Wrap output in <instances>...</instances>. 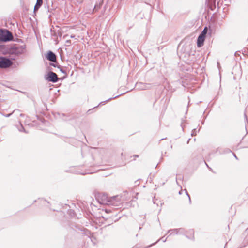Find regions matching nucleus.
I'll use <instances>...</instances> for the list:
<instances>
[{
    "label": "nucleus",
    "instance_id": "nucleus-29",
    "mask_svg": "<svg viewBox=\"0 0 248 248\" xmlns=\"http://www.w3.org/2000/svg\"><path fill=\"white\" fill-rule=\"evenodd\" d=\"M138 194V193H136V196H135V198H136V199H137V195Z\"/></svg>",
    "mask_w": 248,
    "mask_h": 248
},
{
    "label": "nucleus",
    "instance_id": "nucleus-19",
    "mask_svg": "<svg viewBox=\"0 0 248 248\" xmlns=\"http://www.w3.org/2000/svg\"><path fill=\"white\" fill-rule=\"evenodd\" d=\"M174 230V229H170L168 231V232H170L169 236L176 234L175 232L172 231V230Z\"/></svg>",
    "mask_w": 248,
    "mask_h": 248
},
{
    "label": "nucleus",
    "instance_id": "nucleus-12",
    "mask_svg": "<svg viewBox=\"0 0 248 248\" xmlns=\"http://www.w3.org/2000/svg\"><path fill=\"white\" fill-rule=\"evenodd\" d=\"M43 0H37V2L36 4L34 6V13H35L36 11L38 10L39 8L42 5Z\"/></svg>",
    "mask_w": 248,
    "mask_h": 248
},
{
    "label": "nucleus",
    "instance_id": "nucleus-2",
    "mask_svg": "<svg viewBox=\"0 0 248 248\" xmlns=\"http://www.w3.org/2000/svg\"><path fill=\"white\" fill-rule=\"evenodd\" d=\"M12 33L7 30L0 29V41L7 42L12 40Z\"/></svg>",
    "mask_w": 248,
    "mask_h": 248
},
{
    "label": "nucleus",
    "instance_id": "nucleus-30",
    "mask_svg": "<svg viewBox=\"0 0 248 248\" xmlns=\"http://www.w3.org/2000/svg\"><path fill=\"white\" fill-rule=\"evenodd\" d=\"M20 116H21V117H22V116H24V114H20Z\"/></svg>",
    "mask_w": 248,
    "mask_h": 248
},
{
    "label": "nucleus",
    "instance_id": "nucleus-27",
    "mask_svg": "<svg viewBox=\"0 0 248 248\" xmlns=\"http://www.w3.org/2000/svg\"><path fill=\"white\" fill-rule=\"evenodd\" d=\"M134 157H139V155H134Z\"/></svg>",
    "mask_w": 248,
    "mask_h": 248
},
{
    "label": "nucleus",
    "instance_id": "nucleus-20",
    "mask_svg": "<svg viewBox=\"0 0 248 248\" xmlns=\"http://www.w3.org/2000/svg\"><path fill=\"white\" fill-rule=\"evenodd\" d=\"M100 6L99 5H97L96 4L95 6H94V9H93V11H97L99 8H100Z\"/></svg>",
    "mask_w": 248,
    "mask_h": 248
},
{
    "label": "nucleus",
    "instance_id": "nucleus-32",
    "mask_svg": "<svg viewBox=\"0 0 248 248\" xmlns=\"http://www.w3.org/2000/svg\"><path fill=\"white\" fill-rule=\"evenodd\" d=\"M70 42H71V41H70V40H67V42H68V43H70Z\"/></svg>",
    "mask_w": 248,
    "mask_h": 248
},
{
    "label": "nucleus",
    "instance_id": "nucleus-15",
    "mask_svg": "<svg viewBox=\"0 0 248 248\" xmlns=\"http://www.w3.org/2000/svg\"><path fill=\"white\" fill-rule=\"evenodd\" d=\"M119 96V95H117V96H115L114 97L110 98L108 99V100H107L106 101H102V102H100V104L104 105L107 102H108V101H109V100H111L112 99L116 98H117V97H118Z\"/></svg>",
    "mask_w": 248,
    "mask_h": 248
},
{
    "label": "nucleus",
    "instance_id": "nucleus-17",
    "mask_svg": "<svg viewBox=\"0 0 248 248\" xmlns=\"http://www.w3.org/2000/svg\"><path fill=\"white\" fill-rule=\"evenodd\" d=\"M20 124V127L18 128V130L20 132H24L25 133H27V132L25 130L22 124L21 123Z\"/></svg>",
    "mask_w": 248,
    "mask_h": 248
},
{
    "label": "nucleus",
    "instance_id": "nucleus-9",
    "mask_svg": "<svg viewBox=\"0 0 248 248\" xmlns=\"http://www.w3.org/2000/svg\"><path fill=\"white\" fill-rule=\"evenodd\" d=\"M56 27L58 29L57 30H56V29H54V30H51L52 35L55 37L59 36L61 37L62 36V32L60 30L61 29L58 26Z\"/></svg>",
    "mask_w": 248,
    "mask_h": 248
},
{
    "label": "nucleus",
    "instance_id": "nucleus-6",
    "mask_svg": "<svg viewBox=\"0 0 248 248\" xmlns=\"http://www.w3.org/2000/svg\"><path fill=\"white\" fill-rule=\"evenodd\" d=\"M136 87L139 90H148L152 87V85L149 83L137 82L136 84Z\"/></svg>",
    "mask_w": 248,
    "mask_h": 248
},
{
    "label": "nucleus",
    "instance_id": "nucleus-11",
    "mask_svg": "<svg viewBox=\"0 0 248 248\" xmlns=\"http://www.w3.org/2000/svg\"><path fill=\"white\" fill-rule=\"evenodd\" d=\"M194 231L192 229L187 231V232H186V236L190 239H194Z\"/></svg>",
    "mask_w": 248,
    "mask_h": 248
},
{
    "label": "nucleus",
    "instance_id": "nucleus-4",
    "mask_svg": "<svg viewBox=\"0 0 248 248\" xmlns=\"http://www.w3.org/2000/svg\"><path fill=\"white\" fill-rule=\"evenodd\" d=\"M13 64V62L5 57L0 56V68H7Z\"/></svg>",
    "mask_w": 248,
    "mask_h": 248
},
{
    "label": "nucleus",
    "instance_id": "nucleus-14",
    "mask_svg": "<svg viewBox=\"0 0 248 248\" xmlns=\"http://www.w3.org/2000/svg\"><path fill=\"white\" fill-rule=\"evenodd\" d=\"M164 236H164L162 237L161 238H160L159 240H158V241H157V242H155V243H153V244H151V245H150V246H147V247H145V248H149V247H151V246H153V245H154L155 244H156L157 242H158L160 240H162V241H163V242H165L166 241V240H167V238H166V239H164Z\"/></svg>",
    "mask_w": 248,
    "mask_h": 248
},
{
    "label": "nucleus",
    "instance_id": "nucleus-26",
    "mask_svg": "<svg viewBox=\"0 0 248 248\" xmlns=\"http://www.w3.org/2000/svg\"><path fill=\"white\" fill-rule=\"evenodd\" d=\"M206 165L207 167H208V168L210 170H212V169H211V168H210V167L208 166V165L206 163Z\"/></svg>",
    "mask_w": 248,
    "mask_h": 248
},
{
    "label": "nucleus",
    "instance_id": "nucleus-16",
    "mask_svg": "<svg viewBox=\"0 0 248 248\" xmlns=\"http://www.w3.org/2000/svg\"><path fill=\"white\" fill-rule=\"evenodd\" d=\"M207 31H208L207 28L206 27H205L204 28V29L202 31V33L200 34V35H202L203 36H205L206 34L207 33Z\"/></svg>",
    "mask_w": 248,
    "mask_h": 248
},
{
    "label": "nucleus",
    "instance_id": "nucleus-18",
    "mask_svg": "<svg viewBox=\"0 0 248 248\" xmlns=\"http://www.w3.org/2000/svg\"><path fill=\"white\" fill-rule=\"evenodd\" d=\"M93 173V172L91 171L90 170H86L83 172H79L78 173L81 174L82 175H85L86 174H92Z\"/></svg>",
    "mask_w": 248,
    "mask_h": 248
},
{
    "label": "nucleus",
    "instance_id": "nucleus-31",
    "mask_svg": "<svg viewBox=\"0 0 248 248\" xmlns=\"http://www.w3.org/2000/svg\"><path fill=\"white\" fill-rule=\"evenodd\" d=\"M74 35H71V38H74Z\"/></svg>",
    "mask_w": 248,
    "mask_h": 248
},
{
    "label": "nucleus",
    "instance_id": "nucleus-22",
    "mask_svg": "<svg viewBox=\"0 0 248 248\" xmlns=\"http://www.w3.org/2000/svg\"><path fill=\"white\" fill-rule=\"evenodd\" d=\"M58 67L59 68H60V71L63 73H66V72L64 70H63V69H62L60 66H58Z\"/></svg>",
    "mask_w": 248,
    "mask_h": 248
},
{
    "label": "nucleus",
    "instance_id": "nucleus-23",
    "mask_svg": "<svg viewBox=\"0 0 248 248\" xmlns=\"http://www.w3.org/2000/svg\"><path fill=\"white\" fill-rule=\"evenodd\" d=\"M244 117H245V119L246 120V122L248 123L247 116L246 114L245 113H244Z\"/></svg>",
    "mask_w": 248,
    "mask_h": 248
},
{
    "label": "nucleus",
    "instance_id": "nucleus-8",
    "mask_svg": "<svg viewBox=\"0 0 248 248\" xmlns=\"http://www.w3.org/2000/svg\"><path fill=\"white\" fill-rule=\"evenodd\" d=\"M205 36L202 35H199L197 40V46L198 47H201L203 45Z\"/></svg>",
    "mask_w": 248,
    "mask_h": 248
},
{
    "label": "nucleus",
    "instance_id": "nucleus-7",
    "mask_svg": "<svg viewBox=\"0 0 248 248\" xmlns=\"http://www.w3.org/2000/svg\"><path fill=\"white\" fill-rule=\"evenodd\" d=\"M46 59L51 62H56V55L51 51H49L46 56Z\"/></svg>",
    "mask_w": 248,
    "mask_h": 248
},
{
    "label": "nucleus",
    "instance_id": "nucleus-10",
    "mask_svg": "<svg viewBox=\"0 0 248 248\" xmlns=\"http://www.w3.org/2000/svg\"><path fill=\"white\" fill-rule=\"evenodd\" d=\"M173 232H175L176 234H183L186 236V232H187V231H186L184 228H180L178 229H174L172 230Z\"/></svg>",
    "mask_w": 248,
    "mask_h": 248
},
{
    "label": "nucleus",
    "instance_id": "nucleus-24",
    "mask_svg": "<svg viewBox=\"0 0 248 248\" xmlns=\"http://www.w3.org/2000/svg\"><path fill=\"white\" fill-rule=\"evenodd\" d=\"M50 65L51 66H54V67H56V65H55V64H54V63H50Z\"/></svg>",
    "mask_w": 248,
    "mask_h": 248
},
{
    "label": "nucleus",
    "instance_id": "nucleus-21",
    "mask_svg": "<svg viewBox=\"0 0 248 248\" xmlns=\"http://www.w3.org/2000/svg\"><path fill=\"white\" fill-rule=\"evenodd\" d=\"M197 132V130L196 129H194L192 131V133H191V135L192 136H194L196 134V133Z\"/></svg>",
    "mask_w": 248,
    "mask_h": 248
},
{
    "label": "nucleus",
    "instance_id": "nucleus-3",
    "mask_svg": "<svg viewBox=\"0 0 248 248\" xmlns=\"http://www.w3.org/2000/svg\"><path fill=\"white\" fill-rule=\"evenodd\" d=\"M25 46H14L10 48L9 53L10 54H15L16 55H19L24 53Z\"/></svg>",
    "mask_w": 248,
    "mask_h": 248
},
{
    "label": "nucleus",
    "instance_id": "nucleus-13",
    "mask_svg": "<svg viewBox=\"0 0 248 248\" xmlns=\"http://www.w3.org/2000/svg\"><path fill=\"white\" fill-rule=\"evenodd\" d=\"M185 192V194L186 195V196L188 197V199H189V203H191V198H190V195H189L187 191L186 190V189H185L184 190H182L181 189L179 192V194L180 195H181L183 192Z\"/></svg>",
    "mask_w": 248,
    "mask_h": 248
},
{
    "label": "nucleus",
    "instance_id": "nucleus-28",
    "mask_svg": "<svg viewBox=\"0 0 248 248\" xmlns=\"http://www.w3.org/2000/svg\"><path fill=\"white\" fill-rule=\"evenodd\" d=\"M233 155H234V156L235 158L237 159V157L236 156V155H235V154H233Z\"/></svg>",
    "mask_w": 248,
    "mask_h": 248
},
{
    "label": "nucleus",
    "instance_id": "nucleus-1",
    "mask_svg": "<svg viewBox=\"0 0 248 248\" xmlns=\"http://www.w3.org/2000/svg\"><path fill=\"white\" fill-rule=\"evenodd\" d=\"M100 198L102 204H110L114 206H119L121 203V200L118 196L108 197L107 194H100Z\"/></svg>",
    "mask_w": 248,
    "mask_h": 248
},
{
    "label": "nucleus",
    "instance_id": "nucleus-25",
    "mask_svg": "<svg viewBox=\"0 0 248 248\" xmlns=\"http://www.w3.org/2000/svg\"><path fill=\"white\" fill-rule=\"evenodd\" d=\"M11 115H12V113H10V114H7L6 116H7V117H9V116H10Z\"/></svg>",
    "mask_w": 248,
    "mask_h": 248
},
{
    "label": "nucleus",
    "instance_id": "nucleus-5",
    "mask_svg": "<svg viewBox=\"0 0 248 248\" xmlns=\"http://www.w3.org/2000/svg\"><path fill=\"white\" fill-rule=\"evenodd\" d=\"M46 79L49 82L56 83L58 81L59 78L55 73L52 71H50L46 75Z\"/></svg>",
    "mask_w": 248,
    "mask_h": 248
}]
</instances>
